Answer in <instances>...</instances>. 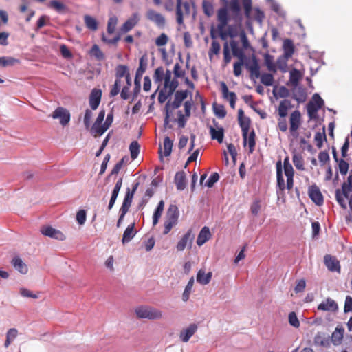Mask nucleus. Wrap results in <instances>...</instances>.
<instances>
[{
	"label": "nucleus",
	"instance_id": "f257e3e1",
	"mask_svg": "<svg viewBox=\"0 0 352 352\" xmlns=\"http://www.w3.org/2000/svg\"><path fill=\"white\" fill-rule=\"evenodd\" d=\"M227 6L220 8L217 11V25L212 26L210 34L212 38L218 36L226 40L228 36L234 37L237 35L235 25H229V21L233 19L241 18V6L239 0H231Z\"/></svg>",
	"mask_w": 352,
	"mask_h": 352
},
{
	"label": "nucleus",
	"instance_id": "f03ea898",
	"mask_svg": "<svg viewBox=\"0 0 352 352\" xmlns=\"http://www.w3.org/2000/svg\"><path fill=\"white\" fill-rule=\"evenodd\" d=\"M283 169L285 175L287 178L286 184L285 183V180L283 175V167L281 161H278L276 163V186L281 192H283L285 189H287L288 191H290L294 186V170L292 164L289 163L288 157H286L284 160Z\"/></svg>",
	"mask_w": 352,
	"mask_h": 352
},
{
	"label": "nucleus",
	"instance_id": "7ed1b4c3",
	"mask_svg": "<svg viewBox=\"0 0 352 352\" xmlns=\"http://www.w3.org/2000/svg\"><path fill=\"white\" fill-rule=\"evenodd\" d=\"M335 197L338 204L344 210L347 208L346 202L344 199L348 201L351 212L346 219L352 222V169L346 180L342 184L341 189L338 188L336 190Z\"/></svg>",
	"mask_w": 352,
	"mask_h": 352
},
{
	"label": "nucleus",
	"instance_id": "20e7f679",
	"mask_svg": "<svg viewBox=\"0 0 352 352\" xmlns=\"http://www.w3.org/2000/svg\"><path fill=\"white\" fill-rule=\"evenodd\" d=\"M238 122L241 129L243 144L244 145L248 144L249 151L252 153L254 151L256 145V134L254 130L250 132L251 120L249 117L245 116L242 109L238 110Z\"/></svg>",
	"mask_w": 352,
	"mask_h": 352
},
{
	"label": "nucleus",
	"instance_id": "39448f33",
	"mask_svg": "<svg viewBox=\"0 0 352 352\" xmlns=\"http://www.w3.org/2000/svg\"><path fill=\"white\" fill-rule=\"evenodd\" d=\"M244 65L247 69L250 72V75L256 78H258L260 76V67L257 60L256 57L253 55L251 60H239V61L234 63L233 67V72L234 76H239L241 75L242 66Z\"/></svg>",
	"mask_w": 352,
	"mask_h": 352
},
{
	"label": "nucleus",
	"instance_id": "423d86ee",
	"mask_svg": "<svg viewBox=\"0 0 352 352\" xmlns=\"http://www.w3.org/2000/svg\"><path fill=\"white\" fill-rule=\"evenodd\" d=\"M179 215V212L178 208L175 205H170L167 210L164 223L163 234L164 235L168 234L172 228L177 225Z\"/></svg>",
	"mask_w": 352,
	"mask_h": 352
},
{
	"label": "nucleus",
	"instance_id": "0eeeda50",
	"mask_svg": "<svg viewBox=\"0 0 352 352\" xmlns=\"http://www.w3.org/2000/svg\"><path fill=\"white\" fill-rule=\"evenodd\" d=\"M138 318L157 320L162 317V312L156 308L147 305H140L135 309Z\"/></svg>",
	"mask_w": 352,
	"mask_h": 352
},
{
	"label": "nucleus",
	"instance_id": "6e6552de",
	"mask_svg": "<svg viewBox=\"0 0 352 352\" xmlns=\"http://www.w3.org/2000/svg\"><path fill=\"white\" fill-rule=\"evenodd\" d=\"M289 132L294 138L298 136V130L301 125V114L298 110L293 111L289 116Z\"/></svg>",
	"mask_w": 352,
	"mask_h": 352
},
{
	"label": "nucleus",
	"instance_id": "1a4fd4ad",
	"mask_svg": "<svg viewBox=\"0 0 352 352\" xmlns=\"http://www.w3.org/2000/svg\"><path fill=\"white\" fill-rule=\"evenodd\" d=\"M51 116L53 119H59L60 124L65 126L69 124L71 115L67 109L59 107L54 111Z\"/></svg>",
	"mask_w": 352,
	"mask_h": 352
},
{
	"label": "nucleus",
	"instance_id": "9d476101",
	"mask_svg": "<svg viewBox=\"0 0 352 352\" xmlns=\"http://www.w3.org/2000/svg\"><path fill=\"white\" fill-rule=\"evenodd\" d=\"M308 194L311 201L318 206H320L324 203L323 195L316 184H313L309 187Z\"/></svg>",
	"mask_w": 352,
	"mask_h": 352
},
{
	"label": "nucleus",
	"instance_id": "9b49d317",
	"mask_svg": "<svg viewBox=\"0 0 352 352\" xmlns=\"http://www.w3.org/2000/svg\"><path fill=\"white\" fill-rule=\"evenodd\" d=\"M148 65V58L146 54L142 55L140 58L139 67L136 71L135 77V85H138V89L140 90V80L143 74L145 72Z\"/></svg>",
	"mask_w": 352,
	"mask_h": 352
},
{
	"label": "nucleus",
	"instance_id": "f8f14e48",
	"mask_svg": "<svg viewBox=\"0 0 352 352\" xmlns=\"http://www.w3.org/2000/svg\"><path fill=\"white\" fill-rule=\"evenodd\" d=\"M140 16L138 12L133 13L121 26L120 31L122 34L131 30L139 22Z\"/></svg>",
	"mask_w": 352,
	"mask_h": 352
},
{
	"label": "nucleus",
	"instance_id": "ddd939ff",
	"mask_svg": "<svg viewBox=\"0 0 352 352\" xmlns=\"http://www.w3.org/2000/svg\"><path fill=\"white\" fill-rule=\"evenodd\" d=\"M324 262L329 271L340 273L341 267L340 261L336 258V256L327 254L324 257Z\"/></svg>",
	"mask_w": 352,
	"mask_h": 352
},
{
	"label": "nucleus",
	"instance_id": "4468645a",
	"mask_svg": "<svg viewBox=\"0 0 352 352\" xmlns=\"http://www.w3.org/2000/svg\"><path fill=\"white\" fill-rule=\"evenodd\" d=\"M194 237L192 230H188L177 243V250L178 251H183L188 245L189 248H191Z\"/></svg>",
	"mask_w": 352,
	"mask_h": 352
},
{
	"label": "nucleus",
	"instance_id": "2eb2a0df",
	"mask_svg": "<svg viewBox=\"0 0 352 352\" xmlns=\"http://www.w3.org/2000/svg\"><path fill=\"white\" fill-rule=\"evenodd\" d=\"M41 233L47 236L55 239L59 241H63L65 239L64 234L56 229L53 228L51 226H46L41 228Z\"/></svg>",
	"mask_w": 352,
	"mask_h": 352
},
{
	"label": "nucleus",
	"instance_id": "dca6fc26",
	"mask_svg": "<svg viewBox=\"0 0 352 352\" xmlns=\"http://www.w3.org/2000/svg\"><path fill=\"white\" fill-rule=\"evenodd\" d=\"M213 123L215 127L210 126L209 128L211 138L217 140L219 143H222L224 138V129L222 126H219L214 120Z\"/></svg>",
	"mask_w": 352,
	"mask_h": 352
},
{
	"label": "nucleus",
	"instance_id": "f3484780",
	"mask_svg": "<svg viewBox=\"0 0 352 352\" xmlns=\"http://www.w3.org/2000/svg\"><path fill=\"white\" fill-rule=\"evenodd\" d=\"M171 72L167 69L163 89L165 91H168L169 95H172L178 86V82L176 80H171Z\"/></svg>",
	"mask_w": 352,
	"mask_h": 352
},
{
	"label": "nucleus",
	"instance_id": "a211bd4d",
	"mask_svg": "<svg viewBox=\"0 0 352 352\" xmlns=\"http://www.w3.org/2000/svg\"><path fill=\"white\" fill-rule=\"evenodd\" d=\"M146 17L159 27H164L165 25L166 21L164 16L153 10H149L146 12Z\"/></svg>",
	"mask_w": 352,
	"mask_h": 352
},
{
	"label": "nucleus",
	"instance_id": "6ab92c4d",
	"mask_svg": "<svg viewBox=\"0 0 352 352\" xmlns=\"http://www.w3.org/2000/svg\"><path fill=\"white\" fill-rule=\"evenodd\" d=\"M338 309V304L330 298H327L318 305V309L321 311H336Z\"/></svg>",
	"mask_w": 352,
	"mask_h": 352
},
{
	"label": "nucleus",
	"instance_id": "aec40b11",
	"mask_svg": "<svg viewBox=\"0 0 352 352\" xmlns=\"http://www.w3.org/2000/svg\"><path fill=\"white\" fill-rule=\"evenodd\" d=\"M197 330V325L190 324L186 329H184L179 333V338L184 342H187Z\"/></svg>",
	"mask_w": 352,
	"mask_h": 352
},
{
	"label": "nucleus",
	"instance_id": "412c9836",
	"mask_svg": "<svg viewBox=\"0 0 352 352\" xmlns=\"http://www.w3.org/2000/svg\"><path fill=\"white\" fill-rule=\"evenodd\" d=\"M188 91H177L175 94V98L173 102L170 104V108L171 109H175L179 108L182 102L187 98Z\"/></svg>",
	"mask_w": 352,
	"mask_h": 352
},
{
	"label": "nucleus",
	"instance_id": "4be33fe9",
	"mask_svg": "<svg viewBox=\"0 0 352 352\" xmlns=\"http://www.w3.org/2000/svg\"><path fill=\"white\" fill-rule=\"evenodd\" d=\"M212 238V234L210 231V229L207 226H204L200 230L197 239V244L198 246L203 245L205 243L209 241Z\"/></svg>",
	"mask_w": 352,
	"mask_h": 352
},
{
	"label": "nucleus",
	"instance_id": "5701e85b",
	"mask_svg": "<svg viewBox=\"0 0 352 352\" xmlns=\"http://www.w3.org/2000/svg\"><path fill=\"white\" fill-rule=\"evenodd\" d=\"M102 92L100 89H94L89 96V105L93 110H96L100 102Z\"/></svg>",
	"mask_w": 352,
	"mask_h": 352
},
{
	"label": "nucleus",
	"instance_id": "b1692460",
	"mask_svg": "<svg viewBox=\"0 0 352 352\" xmlns=\"http://www.w3.org/2000/svg\"><path fill=\"white\" fill-rule=\"evenodd\" d=\"M173 141L168 138L166 137L164 140V151L162 153V148L161 146L159 148V155L160 158L161 160L163 159V155L165 157H168L172 152V148H173Z\"/></svg>",
	"mask_w": 352,
	"mask_h": 352
},
{
	"label": "nucleus",
	"instance_id": "393cba45",
	"mask_svg": "<svg viewBox=\"0 0 352 352\" xmlns=\"http://www.w3.org/2000/svg\"><path fill=\"white\" fill-rule=\"evenodd\" d=\"M230 45L231 47L233 56L238 58L239 60H251V58H248L245 56V53L243 52L244 49L240 48L238 45V43L236 41H230Z\"/></svg>",
	"mask_w": 352,
	"mask_h": 352
},
{
	"label": "nucleus",
	"instance_id": "a878e982",
	"mask_svg": "<svg viewBox=\"0 0 352 352\" xmlns=\"http://www.w3.org/2000/svg\"><path fill=\"white\" fill-rule=\"evenodd\" d=\"M344 333V329L342 326H337L331 335V342L334 345L342 343Z\"/></svg>",
	"mask_w": 352,
	"mask_h": 352
},
{
	"label": "nucleus",
	"instance_id": "bb28decb",
	"mask_svg": "<svg viewBox=\"0 0 352 352\" xmlns=\"http://www.w3.org/2000/svg\"><path fill=\"white\" fill-rule=\"evenodd\" d=\"M136 234L135 229V223H133L127 226L124 232L122 242L123 244L127 243L131 241Z\"/></svg>",
	"mask_w": 352,
	"mask_h": 352
},
{
	"label": "nucleus",
	"instance_id": "cd10ccee",
	"mask_svg": "<svg viewBox=\"0 0 352 352\" xmlns=\"http://www.w3.org/2000/svg\"><path fill=\"white\" fill-rule=\"evenodd\" d=\"M184 6L187 12H189V4L187 2L182 3V0H177V6H176V16H177V22L181 25L183 23V12L182 10V6Z\"/></svg>",
	"mask_w": 352,
	"mask_h": 352
},
{
	"label": "nucleus",
	"instance_id": "c85d7f7f",
	"mask_svg": "<svg viewBox=\"0 0 352 352\" xmlns=\"http://www.w3.org/2000/svg\"><path fill=\"white\" fill-rule=\"evenodd\" d=\"M11 263L12 266L21 274H25L28 271L27 265L19 256H14L12 259Z\"/></svg>",
	"mask_w": 352,
	"mask_h": 352
},
{
	"label": "nucleus",
	"instance_id": "c756f323",
	"mask_svg": "<svg viewBox=\"0 0 352 352\" xmlns=\"http://www.w3.org/2000/svg\"><path fill=\"white\" fill-rule=\"evenodd\" d=\"M105 116V111L104 110H102L99 112L98 117L94 123L92 127L91 128V133L95 136H99L97 133V131H98V129L102 126V123L104 120Z\"/></svg>",
	"mask_w": 352,
	"mask_h": 352
},
{
	"label": "nucleus",
	"instance_id": "7c9ffc66",
	"mask_svg": "<svg viewBox=\"0 0 352 352\" xmlns=\"http://www.w3.org/2000/svg\"><path fill=\"white\" fill-rule=\"evenodd\" d=\"M186 173L184 171L177 172L175 176V183L177 190H182L186 188Z\"/></svg>",
	"mask_w": 352,
	"mask_h": 352
},
{
	"label": "nucleus",
	"instance_id": "2f4dec72",
	"mask_svg": "<svg viewBox=\"0 0 352 352\" xmlns=\"http://www.w3.org/2000/svg\"><path fill=\"white\" fill-rule=\"evenodd\" d=\"M212 276L211 272L206 273L204 270H199L197 274V281L201 285H207L210 283Z\"/></svg>",
	"mask_w": 352,
	"mask_h": 352
},
{
	"label": "nucleus",
	"instance_id": "473e14b6",
	"mask_svg": "<svg viewBox=\"0 0 352 352\" xmlns=\"http://www.w3.org/2000/svg\"><path fill=\"white\" fill-rule=\"evenodd\" d=\"M84 22L85 24V26L91 31H96L98 30V23L97 20L90 16V15H85L84 16Z\"/></svg>",
	"mask_w": 352,
	"mask_h": 352
},
{
	"label": "nucleus",
	"instance_id": "72a5a7b5",
	"mask_svg": "<svg viewBox=\"0 0 352 352\" xmlns=\"http://www.w3.org/2000/svg\"><path fill=\"white\" fill-rule=\"evenodd\" d=\"M292 107L291 102L288 100H282L278 106V115L280 117H286L288 110Z\"/></svg>",
	"mask_w": 352,
	"mask_h": 352
},
{
	"label": "nucleus",
	"instance_id": "f704fd0d",
	"mask_svg": "<svg viewBox=\"0 0 352 352\" xmlns=\"http://www.w3.org/2000/svg\"><path fill=\"white\" fill-rule=\"evenodd\" d=\"M113 120V113H110L107 114L104 123L102 125L97 133L98 135H102L111 125Z\"/></svg>",
	"mask_w": 352,
	"mask_h": 352
},
{
	"label": "nucleus",
	"instance_id": "c9c22d12",
	"mask_svg": "<svg viewBox=\"0 0 352 352\" xmlns=\"http://www.w3.org/2000/svg\"><path fill=\"white\" fill-rule=\"evenodd\" d=\"M165 76L166 73H164V70L162 67H159L155 70L153 80L155 83L159 84L158 88L162 84L163 80L165 81Z\"/></svg>",
	"mask_w": 352,
	"mask_h": 352
},
{
	"label": "nucleus",
	"instance_id": "e433bc0d",
	"mask_svg": "<svg viewBox=\"0 0 352 352\" xmlns=\"http://www.w3.org/2000/svg\"><path fill=\"white\" fill-rule=\"evenodd\" d=\"M164 201H160L157 205V208L155 210V212L153 216V224L155 226L157 224L159 219H160L162 212L164 211Z\"/></svg>",
	"mask_w": 352,
	"mask_h": 352
},
{
	"label": "nucleus",
	"instance_id": "4c0bfd02",
	"mask_svg": "<svg viewBox=\"0 0 352 352\" xmlns=\"http://www.w3.org/2000/svg\"><path fill=\"white\" fill-rule=\"evenodd\" d=\"M89 54L94 56L98 60H102L104 59V54L100 49L99 46L94 44L89 51Z\"/></svg>",
	"mask_w": 352,
	"mask_h": 352
},
{
	"label": "nucleus",
	"instance_id": "58836bf2",
	"mask_svg": "<svg viewBox=\"0 0 352 352\" xmlns=\"http://www.w3.org/2000/svg\"><path fill=\"white\" fill-rule=\"evenodd\" d=\"M285 56L287 58L291 57L294 52V47L292 40L286 39L283 43Z\"/></svg>",
	"mask_w": 352,
	"mask_h": 352
},
{
	"label": "nucleus",
	"instance_id": "ea45409f",
	"mask_svg": "<svg viewBox=\"0 0 352 352\" xmlns=\"http://www.w3.org/2000/svg\"><path fill=\"white\" fill-rule=\"evenodd\" d=\"M18 331L16 328L10 329L6 333V340L4 343L6 348L8 347L11 342L16 338Z\"/></svg>",
	"mask_w": 352,
	"mask_h": 352
},
{
	"label": "nucleus",
	"instance_id": "a19ab883",
	"mask_svg": "<svg viewBox=\"0 0 352 352\" xmlns=\"http://www.w3.org/2000/svg\"><path fill=\"white\" fill-rule=\"evenodd\" d=\"M221 86L223 97L225 99L228 100V101H230L231 100L233 99H236V94L234 92L229 91L228 88L224 82H222L221 83Z\"/></svg>",
	"mask_w": 352,
	"mask_h": 352
},
{
	"label": "nucleus",
	"instance_id": "79ce46f5",
	"mask_svg": "<svg viewBox=\"0 0 352 352\" xmlns=\"http://www.w3.org/2000/svg\"><path fill=\"white\" fill-rule=\"evenodd\" d=\"M133 198V196L129 194V188H128L122 205L120 210L128 212L129 209L131 207Z\"/></svg>",
	"mask_w": 352,
	"mask_h": 352
},
{
	"label": "nucleus",
	"instance_id": "37998d69",
	"mask_svg": "<svg viewBox=\"0 0 352 352\" xmlns=\"http://www.w3.org/2000/svg\"><path fill=\"white\" fill-rule=\"evenodd\" d=\"M292 161L296 166V168L298 170H303L305 169L304 167V160L302 155L299 153H294L293 155Z\"/></svg>",
	"mask_w": 352,
	"mask_h": 352
},
{
	"label": "nucleus",
	"instance_id": "c03bdc74",
	"mask_svg": "<svg viewBox=\"0 0 352 352\" xmlns=\"http://www.w3.org/2000/svg\"><path fill=\"white\" fill-rule=\"evenodd\" d=\"M307 114L309 119H316L317 118V113L320 108H318L316 106L314 105L313 102H309L307 105Z\"/></svg>",
	"mask_w": 352,
	"mask_h": 352
},
{
	"label": "nucleus",
	"instance_id": "a18cd8bd",
	"mask_svg": "<svg viewBox=\"0 0 352 352\" xmlns=\"http://www.w3.org/2000/svg\"><path fill=\"white\" fill-rule=\"evenodd\" d=\"M326 134H325V129L323 128V131L321 132H317L314 137V140L316 142V145L318 148H322L323 145L324 140H326Z\"/></svg>",
	"mask_w": 352,
	"mask_h": 352
},
{
	"label": "nucleus",
	"instance_id": "49530a36",
	"mask_svg": "<svg viewBox=\"0 0 352 352\" xmlns=\"http://www.w3.org/2000/svg\"><path fill=\"white\" fill-rule=\"evenodd\" d=\"M129 150L131 153V157L133 160L136 159L140 150L139 143L137 141H133L129 146Z\"/></svg>",
	"mask_w": 352,
	"mask_h": 352
},
{
	"label": "nucleus",
	"instance_id": "de8ad7c7",
	"mask_svg": "<svg viewBox=\"0 0 352 352\" xmlns=\"http://www.w3.org/2000/svg\"><path fill=\"white\" fill-rule=\"evenodd\" d=\"M194 285V278L191 277L186 286V288L182 294V300L184 301H187L189 299L190 294L191 293L192 288Z\"/></svg>",
	"mask_w": 352,
	"mask_h": 352
},
{
	"label": "nucleus",
	"instance_id": "09e8293b",
	"mask_svg": "<svg viewBox=\"0 0 352 352\" xmlns=\"http://www.w3.org/2000/svg\"><path fill=\"white\" fill-rule=\"evenodd\" d=\"M129 74V69L127 66L124 65H119L117 66L116 69V79H120L121 80V78L124 76H126V74Z\"/></svg>",
	"mask_w": 352,
	"mask_h": 352
},
{
	"label": "nucleus",
	"instance_id": "8fccbe9b",
	"mask_svg": "<svg viewBox=\"0 0 352 352\" xmlns=\"http://www.w3.org/2000/svg\"><path fill=\"white\" fill-rule=\"evenodd\" d=\"M259 78H261V82L265 86H271L274 83V76L271 74L264 73L261 75L260 74Z\"/></svg>",
	"mask_w": 352,
	"mask_h": 352
},
{
	"label": "nucleus",
	"instance_id": "3c124183",
	"mask_svg": "<svg viewBox=\"0 0 352 352\" xmlns=\"http://www.w3.org/2000/svg\"><path fill=\"white\" fill-rule=\"evenodd\" d=\"M215 38H214L213 39H215ZM220 49H221V45H220L219 43L216 40H213L211 43L210 49L208 52V55H209L210 58V59L212 58V56L213 54H219V52H220Z\"/></svg>",
	"mask_w": 352,
	"mask_h": 352
},
{
	"label": "nucleus",
	"instance_id": "603ef678",
	"mask_svg": "<svg viewBox=\"0 0 352 352\" xmlns=\"http://www.w3.org/2000/svg\"><path fill=\"white\" fill-rule=\"evenodd\" d=\"M202 7L204 10V14L210 17L214 13V7L212 3L208 1H204L202 3Z\"/></svg>",
	"mask_w": 352,
	"mask_h": 352
},
{
	"label": "nucleus",
	"instance_id": "864d4df0",
	"mask_svg": "<svg viewBox=\"0 0 352 352\" xmlns=\"http://www.w3.org/2000/svg\"><path fill=\"white\" fill-rule=\"evenodd\" d=\"M117 23L118 18L116 16H111L109 19L107 30L109 34H111L115 32Z\"/></svg>",
	"mask_w": 352,
	"mask_h": 352
},
{
	"label": "nucleus",
	"instance_id": "5fc2aeb1",
	"mask_svg": "<svg viewBox=\"0 0 352 352\" xmlns=\"http://www.w3.org/2000/svg\"><path fill=\"white\" fill-rule=\"evenodd\" d=\"M18 62V60L12 57H0V66L7 67L9 65H13L15 63Z\"/></svg>",
	"mask_w": 352,
	"mask_h": 352
},
{
	"label": "nucleus",
	"instance_id": "6e6d98bb",
	"mask_svg": "<svg viewBox=\"0 0 352 352\" xmlns=\"http://www.w3.org/2000/svg\"><path fill=\"white\" fill-rule=\"evenodd\" d=\"M301 78L300 73L297 69H294L290 73L289 80L294 85H296Z\"/></svg>",
	"mask_w": 352,
	"mask_h": 352
},
{
	"label": "nucleus",
	"instance_id": "4d7b16f0",
	"mask_svg": "<svg viewBox=\"0 0 352 352\" xmlns=\"http://www.w3.org/2000/svg\"><path fill=\"white\" fill-rule=\"evenodd\" d=\"M338 168L340 173L342 175H346L349 170V164L343 159H340V160L338 162Z\"/></svg>",
	"mask_w": 352,
	"mask_h": 352
},
{
	"label": "nucleus",
	"instance_id": "13d9d810",
	"mask_svg": "<svg viewBox=\"0 0 352 352\" xmlns=\"http://www.w3.org/2000/svg\"><path fill=\"white\" fill-rule=\"evenodd\" d=\"M87 219V213L85 210H80L76 214V221L80 226L84 225Z\"/></svg>",
	"mask_w": 352,
	"mask_h": 352
},
{
	"label": "nucleus",
	"instance_id": "bf43d9fd",
	"mask_svg": "<svg viewBox=\"0 0 352 352\" xmlns=\"http://www.w3.org/2000/svg\"><path fill=\"white\" fill-rule=\"evenodd\" d=\"M168 41V37L165 33H162L155 40V45L158 47L165 45Z\"/></svg>",
	"mask_w": 352,
	"mask_h": 352
},
{
	"label": "nucleus",
	"instance_id": "052dcab7",
	"mask_svg": "<svg viewBox=\"0 0 352 352\" xmlns=\"http://www.w3.org/2000/svg\"><path fill=\"white\" fill-rule=\"evenodd\" d=\"M50 7L53 9L56 10L58 12H62L65 9V6L57 1V0H52L50 2Z\"/></svg>",
	"mask_w": 352,
	"mask_h": 352
},
{
	"label": "nucleus",
	"instance_id": "680f3d73",
	"mask_svg": "<svg viewBox=\"0 0 352 352\" xmlns=\"http://www.w3.org/2000/svg\"><path fill=\"white\" fill-rule=\"evenodd\" d=\"M93 116V113L89 109H86L85 116H84V124L87 129L90 128L91 125V120Z\"/></svg>",
	"mask_w": 352,
	"mask_h": 352
},
{
	"label": "nucleus",
	"instance_id": "e2e57ef3",
	"mask_svg": "<svg viewBox=\"0 0 352 352\" xmlns=\"http://www.w3.org/2000/svg\"><path fill=\"white\" fill-rule=\"evenodd\" d=\"M288 318L289 322L292 326L294 327H298L300 326V322L295 312H290Z\"/></svg>",
	"mask_w": 352,
	"mask_h": 352
},
{
	"label": "nucleus",
	"instance_id": "0e129e2a",
	"mask_svg": "<svg viewBox=\"0 0 352 352\" xmlns=\"http://www.w3.org/2000/svg\"><path fill=\"white\" fill-rule=\"evenodd\" d=\"M121 80L120 79H116L115 83L110 91V96L114 97L118 94L120 90Z\"/></svg>",
	"mask_w": 352,
	"mask_h": 352
},
{
	"label": "nucleus",
	"instance_id": "69168bd1",
	"mask_svg": "<svg viewBox=\"0 0 352 352\" xmlns=\"http://www.w3.org/2000/svg\"><path fill=\"white\" fill-rule=\"evenodd\" d=\"M219 179V174L217 173H213L206 182V186L208 188L212 187L214 184L218 182Z\"/></svg>",
	"mask_w": 352,
	"mask_h": 352
},
{
	"label": "nucleus",
	"instance_id": "338daca9",
	"mask_svg": "<svg viewBox=\"0 0 352 352\" xmlns=\"http://www.w3.org/2000/svg\"><path fill=\"white\" fill-rule=\"evenodd\" d=\"M265 14L263 11L259 8H254V19L260 24L262 23Z\"/></svg>",
	"mask_w": 352,
	"mask_h": 352
},
{
	"label": "nucleus",
	"instance_id": "774afa93",
	"mask_svg": "<svg viewBox=\"0 0 352 352\" xmlns=\"http://www.w3.org/2000/svg\"><path fill=\"white\" fill-rule=\"evenodd\" d=\"M311 102H314V105L316 106L318 108L321 109L324 105V100L318 94H314L312 97V100Z\"/></svg>",
	"mask_w": 352,
	"mask_h": 352
}]
</instances>
